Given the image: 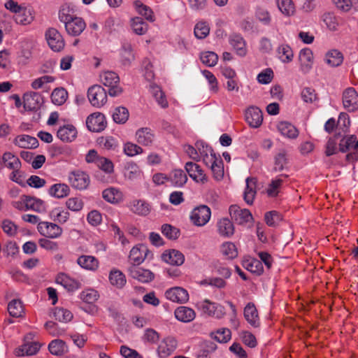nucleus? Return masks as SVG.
I'll return each instance as SVG.
<instances>
[{
	"label": "nucleus",
	"instance_id": "55",
	"mask_svg": "<svg viewBox=\"0 0 358 358\" xmlns=\"http://www.w3.org/2000/svg\"><path fill=\"white\" fill-rule=\"evenodd\" d=\"M131 210L141 215H146L150 213V206L142 200L134 201L131 206Z\"/></svg>",
	"mask_w": 358,
	"mask_h": 358
},
{
	"label": "nucleus",
	"instance_id": "25",
	"mask_svg": "<svg viewBox=\"0 0 358 358\" xmlns=\"http://www.w3.org/2000/svg\"><path fill=\"white\" fill-rule=\"evenodd\" d=\"M244 317L246 321L253 327H259L260 322L259 317L258 315L257 310L252 303H248L245 308L243 312Z\"/></svg>",
	"mask_w": 358,
	"mask_h": 358
},
{
	"label": "nucleus",
	"instance_id": "26",
	"mask_svg": "<svg viewBox=\"0 0 358 358\" xmlns=\"http://www.w3.org/2000/svg\"><path fill=\"white\" fill-rule=\"evenodd\" d=\"M136 141L139 144L144 146H150L155 139L153 131L148 127L141 128L136 132Z\"/></svg>",
	"mask_w": 358,
	"mask_h": 358
},
{
	"label": "nucleus",
	"instance_id": "39",
	"mask_svg": "<svg viewBox=\"0 0 358 358\" xmlns=\"http://www.w3.org/2000/svg\"><path fill=\"white\" fill-rule=\"evenodd\" d=\"M220 253L227 259H234L238 257V252L236 245L232 242H224L220 245Z\"/></svg>",
	"mask_w": 358,
	"mask_h": 358
},
{
	"label": "nucleus",
	"instance_id": "34",
	"mask_svg": "<svg viewBox=\"0 0 358 358\" xmlns=\"http://www.w3.org/2000/svg\"><path fill=\"white\" fill-rule=\"evenodd\" d=\"M219 234L223 237H230L234 233V227L231 220L228 218H222L217 223Z\"/></svg>",
	"mask_w": 358,
	"mask_h": 358
},
{
	"label": "nucleus",
	"instance_id": "58",
	"mask_svg": "<svg viewBox=\"0 0 358 358\" xmlns=\"http://www.w3.org/2000/svg\"><path fill=\"white\" fill-rule=\"evenodd\" d=\"M279 10L285 15L290 16L295 12L294 5L292 0H277Z\"/></svg>",
	"mask_w": 358,
	"mask_h": 358
},
{
	"label": "nucleus",
	"instance_id": "57",
	"mask_svg": "<svg viewBox=\"0 0 358 358\" xmlns=\"http://www.w3.org/2000/svg\"><path fill=\"white\" fill-rule=\"evenodd\" d=\"M210 32V27L208 24L205 21H200L197 22L194 27V36L199 39L205 38Z\"/></svg>",
	"mask_w": 358,
	"mask_h": 358
},
{
	"label": "nucleus",
	"instance_id": "63",
	"mask_svg": "<svg viewBox=\"0 0 358 358\" xmlns=\"http://www.w3.org/2000/svg\"><path fill=\"white\" fill-rule=\"evenodd\" d=\"M302 100L308 103H313L317 99L315 90L312 87H304L301 92Z\"/></svg>",
	"mask_w": 358,
	"mask_h": 358
},
{
	"label": "nucleus",
	"instance_id": "41",
	"mask_svg": "<svg viewBox=\"0 0 358 358\" xmlns=\"http://www.w3.org/2000/svg\"><path fill=\"white\" fill-rule=\"evenodd\" d=\"M4 166L10 170H20L21 162L19 158L10 152H5L2 156Z\"/></svg>",
	"mask_w": 358,
	"mask_h": 358
},
{
	"label": "nucleus",
	"instance_id": "24",
	"mask_svg": "<svg viewBox=\"0 0 358 358\" xmlns=\"http://www.w3.org/2000/svg\"><path fill=\"white\" fill-rule=\"evenodd\" d=\"M56 282L63 286L69 292H73L80 287V282L71 278L64 273H59L56 277Z\"/></svg>",
	"mask_w": 358,
	"mask_h": 358
},
{
	"label": "nucleus",
	"instance_id": "62",
	"mask_svg": "<svg viewBox=\"0 0 358 358\" xmlns=\"http://www.w3.org/2000/svg\"><path fill=\"white\" fill-rule=\"evenodd\" d=\"M123 152L129 157H134L143 153V150L141 147L135 143L127 142L124 144Z\"/></svg>",
	"mask_w": 358,
	"mask_h": 358
},
{
	"label": "nucleus",
	"instance_id": "12",
	"mask_svg": "<svg viewBox=\"0 0 358 358\" xmlns=\"http://www.w3.org/2000/svg\"><path fill=\"white\" fill-rule=\"evenodd\" d=\"M48 45L55 52L61 51L64 47V41L60 33L55 28H50L45 32Z\"/></svg>",
	"mask_w": 358,
	"mask_h": 358
},
{
	"label": "nucleus",
	"instance_id": "40",
	"mask_svg": "<svg viewBox=\"0 0 358 358\" xmlns=\"http://www.w3.org/2000/svg\"><path fill=\"white\" fill-rule=\"evenodd\" d=\"M278 129L280 134L289 138L295 139L299 136L298 129L287 122H281L278 125Z\"/></svg>",
	"mask_w": 358,
	"mask_h": 358
},
{
	"label": "nucleus",
	"instance_id": "60",
	"mask_svg": "<svg viewBox=\"0 0 358 358\" xmlns=\"http://www.w3.org/2000/svg\"><path fill=\"white\" fill-rule=\"evenodd\" d=\"M211 336L219 343H227L231 339V333L227 328H222L211 333Z\"/></svg>",
	"mask_w": 358,
	"mask_h": 358
},
{
	"label": "nucleus",
	"instance_id": "15",
	"mask_svg": "<svg viewBox=\"0 0 358 358\" xmlns=\"http://www.w3.org/2000/svg\"><path fill=\"white\" fill-rule=\"evenodd\" d=\"M39 233L48 238H56L62 234V229L57 224L48 222H41L38 224Z\"/></svg>",
	"mask_w": 358,
	"mask_h": 358
},
{
	"label": "nucleus",
	"instance_id": "38",
	"mask_svg": "<svg viewBox=\"0 0 358 358\" xmlns=\"http://www.w3.org/2000/svg\"><path fill=\"white\" fill-rule=\"evenodd\" d=\"M187 180L186 173L181 169H175L169 175V181H170L174 187H182Z\"/></svg>",
	"mask_w": 358,
	"mask_h": 358
},
{
	"label": "nucleus",
	"instance_id": "30",
	"mask_svg": "<svg viewBox=\"0 0 358 358\" xmlns=\"http://www.w3.org/2000/svg\"><path fill=\"white\" fill-rule=\"evenodd\" d=\"M343 55L338 50L332 49L329 50L324 56V61L331 67H337L343 62Z\"/></svg>",
	"mask_w": 358,
	"mask_h": 358
},
{
	"label": "nucleus",
	"instance_id": "42",
	"mask_svg": "<svg viewBox=\"0 0 358 358\" xmlns=\"http://www.w3.org/2000/svg\"><path fill=\"white\" fill-rule=\"evenodd\" d=\"M278 59L285 64L290 63L294 58V53L291 47L287 44H282L277 48Z\"/></svg>",
	"mask_w": 358,
	"mask_h": 358
},
{
	"label": "nucleus",
	"instance_id": "6",
	"mask_svg": "<svg viewBox=\"0 0 358 358\" xmlns=\"http://www.w3.org/2000/svg\"><path fill=\"white\" fill-rule=\"evenodd\" d=\"M87 97L92 106L101 108L108 100L106 91L99 85L91 86L87 90Z\"/></svg>",
	"mask_w": 358,
	"mask_h": 358
},
{
	"label": "nucleus",
	"instance_id": "46",
	"mask_svg": "<svg viewBox=\"0 0 358 358\" xmlns=\"http://www.w3.org/2000/svg\"><path fill=\"white\" fill-rule=\"evenodd\" d=\"M356 136L350 135L343 137L339 143V150L341 152L355 151Z\"/></svg>",
	"mask_w": 358,
	"mask_h": 358
},
{
	"label": "nucleus",
	"instance_id": "45",
	"mask_svg": "<svg viewBox=\"0 0 358 358\" xmlns=\"http://www.w3.org/2000/svg\"><path fill=\"white\" fill-rule=\"evenodd\" d=\"M70 193L69 187L64 183H57L52 185L49 189V194L56 198H64Z\"/></svg>",
	"mask_w": 358,
	"mask_h": 358
},
{
	"label": "nucleus",
	"instance_id": "13",
	"mask_svg": "<svg viewBox=\"0 0 358 358\" xmlns=\"http://www.w3.org/2000/svg\"><path fill=\"white\" fill-rule=\"evenodd\" d=\"M127 271L132 278L143 283L152 281L155 277L154 273L150 270L144 269L136 265H130Z\"/></svg>",
	"mask_w": 358,
	"mask_h": 358
},
{
	"label": "nucleus",
	"instance_id": "1",
	"mask_svg": "<svg viewBox=\"0 0 358 358\" xmlns=\"http://www.w3.org/2000/svg\"><path fill=\"white\" fill-rule=\"evenodd\" d=\"M68 12V10L62 8L59 13V20L65 24V29L69 35L78 36L85 29L86 24L82 18L73 17Z\"/></svg>",
	"mask_w": 358,
	"mask_h": 358
},
{
	"label": "nucleus",
	"instance_id": "29",
	"mask_svg": "<svg viewBox=\"0 0 358 358\" xmlns=\"http://www.w3.org/2000/svg\"><path fill=\"white\" fill-rule=\"evenodd\" d=\"M229 42L239 56L243 57L247 54L245 41L241 35L231 34L229 36Z\"/></svg>",
	"mask_w": 358,
	"mask_h": 358
},
{
	"label": "nucleus",
	"instance_id": "11",
	"mask_svg": "<svg viewBox=\"0 0 358 358\" xmlns=\"http://www.w3.org/2000/svg\"><path fill=\"white\" fill-rule=\"evenodd\" d=\"M229 214L231 220L238 224H244L252 220V215L249 210L241 208L237 205L229 207Z\"/></svg>",
	"mask_w": 358,
	"mask_h": 358
},
{
	"label": "nucleus",
	"instance_id": "54",
	"mask_svg": "<svg viewBox=\"0 0 358 358\" xmlns=\"http://www.w3.org/2000/svg\"><path fill=\"white\" fill-rule=\"evenodd\" d=\"M129 110L125 107L119 106L113 113V119L117 124L125 123L129 118Z\"/></svg>",
	"mask_w": 358,
	"mask_h": 358
},
{
	"label": "nucleus",
	"instance_id": "23",
	"mask_svg": "<svg viewBox=\"0 0 358 358\" xmlns=\"http://www.w3.org/2000/svg\"><path fill=\"white\" fill-rule=\"evenodd\" d=\"M162 260L171 265L180 266L184 263V255L176 250H166L162 255Z\"/></svg>",
	"mask_w": 358,
	"mask_h": 358
},
{
	"label": "nucleus",
	"instance_id": "21",
	"mask_svg": "<svg viewBox=\"0 0 358 358\" xmlns=\"http://www.w3.org/2000/svg\"><path fill=\"white\" fill-rule=\"evenodd\" d=\"M78 131L76 128L72 124H66L60 127L57 132V136L62 141L71 143L77 137Z\"/></svg>",
	"mask_w": 358,
	"mask_h": 358
},
{
	"label": "nucleus",
	"instance_id": "52",
	"mask_svg": "<svg viewBox=\"0 0 358 358\" xmlns=\"http://www.w3.org/2000/svg\"><path fill=\"white\" fill-rule=\"evenodd\" d=\"M151 93L158 104L163 108L168 107L169 103L166 96L161 88L157 85L151 86Z\"/></svg>",
	"mask_w": 358,
	"mask_h": 358
},
{
	"label": "nucleus",
	"instance_id": "43",
	"mask_svg": "<svg viewBox=\"0 0 358 358\" xmlns=\"http://www.w3.org/2000/svg\"><path fill=\"white\" fill-rule=\"evenodd\" d=\"M242 265L245 269L257 275H261L264 271L262 262L257 259H244Z\"/></svg>",
	"mask_w": 358,
	"mask_h": 358
},
{
	"label": "nucleus",
	"instance_id": "14",
	"mask_svg": "<svg viewBox=\"0 0 358 358\" xmlns=\"http://www.w3.org/2000/svg\"><path fill=\"white\" fill-rule=\"evenodd\" d=\"M343 104L349 112H354L358 108V94L353 87H348L343 93Z\"/></svg>",
	"mask_w": 358,
	"mask_h": 358
},
{
	"label": "nucleus",
	"instance_id": "20",
	"mask_svg": "<svg viewBox=\"0 0 358 358\" xmlns=\"http://www.w3.org/2000/svg\"><path fill=\"white\" fill-rule=\"evenodd\" d=\"M43 98L41 95L35 92L25 93L23 96L24 108L27 110H36L40 108Z\"/></svg>",
	"mask_w": 358,
	"mask_h": 358
},
{
	"label": "nucleus",
	"instance_id": "56",
	"mask_svg": "<svg viewBox=\"0 0 358 358\" xmlns=\"http://www.w3.org/2000/svg\"><path fill=\"white\" fill-rule=\"evenodd\" d=\"M131 27L136 34L143 35L147 32L148 25L141 17H136L131 20Z\"/></svg>",
	"mask_w": 358,
	"mask_h": 358
},
{
	"label": "nucleus",
	"instance_id": "17",
	"mask_svg": "<svg viewBox=\"0 0 358 358\" xmlns=\"http://www.w3.org/2000/svg\"><path fill=\"white\" fill-rule=\"evenodd\" d=\"M300 69L304 73H308L313 68L314 57L313 51L309 48H305L300 50L299 55Z\"/></svg>",
	"mask_w": 358,
	"mask_h": 358
},
{
	"label": "nucleus",
	"instance_id": "51",
	"mask_svg": "<svg viewBox=\"0 0 358 358\" xmlns=\"http://www.w3.org/2000/svg\"><path fill=\"white\" fill-rule=\"evenodd\" d=\"M142 175V171H141L139 166L134 163H128L124 169V176L132 180L140 178Z\"/></svg>",
	"mask_w": 358,
	"mask_h": 358
},
{
	"label": "nucleus",
	"instance_id": "8",
	"mask_svg": "<svg viewBox=\"0 0 358 358\" xmlns=\"http://www.w3.org/2000/svg\"><path fill=\"white\" fill-rule=\"evenodd\" d=\"M210 216V208L206 205H201L193 209L190 215V220L195 226L203 227L208 222Z\"/></svg>",
	"mask_w": 358,
	"mask_h": 358
},
{
	"label": "nucleus",
	"instance_id": "32",
	"mask_svg": "<svg viewBox=\"0 0 358 358\" xmlns=\"http://www.w3.org/2000/svg\"><path fill=\"white\" fill-rule=\"evenodd\" d=\"M41 345L39 343L35 342H24L20 348L16 349L15 355L17 356H31L38 352L40 350Z\"/></svg>",
	"mask_w": 358,
	"mask_h": 358
},
{
	"label": "nucleus",
	"instance_id": "64",
	"mask_svg": "<svg viewBox=\"0 0 358 358\" xmlns=\"http://www.w3.org/2000/svg\"><path fill=\"white\" fill-rule=\"evenodd\" d=\"M255 16L259 21L265 25H268L271 23V17L270 13L265 8L257 7L255 11Z\"/></svg>",
	"mask_w": 358,
	"mask_h": 358
},
{
	"label": "nucleus",
	"instance_id": "19",
	"mask_svg": "<svg viewBox=\"0 0 358 358\" xmlns=\"http://www.w3.org/2000/svg\"><path fill=\"white\" fill-rule=\"evenodd\" d=\"M245 120L250 127L258 128L263 122V114L262 110L255 106L249 107L245 111Z\"/></svg>",
	"mask_w": 358,
	"mask_h": 358
},
{
	"label": "nucleus",
	"instance_id": "22",
	"mask_svg": "<svg viewBox=\"0 0 358 358\" xmlns=\"http://www.w3.org/2000/svg\"><path fill=\"white\" fill-rule=\"evenodd\" d=\"M185 170L188 173L190 178L196 182L204 183L207 181V178L204 171L198 164L189 162L185 164Z\"/></svg>",
	"mask_w": 358,
	"mask_h": 358
},
{
	"label": "nucleus",
	"instance_id": "33",
	"mask_svg": "<svg viewBox=\"0 0 358 358\" xmlns=\"http://www.w3.org/2000/svg\"><path fill=\"white\" fill-rule=\"evenodd\" d=\"M174 315L178 320L182 322H189L196 317L194 310L187 306H180L177 308L175 310Z\"/></svg>",
	"mask_w": 358,
	"mask_h": 358
},
{
	"label": "nucleus",
	"instance_id": "44",
	"mask_svg": "<svg viewBox=\"0 0 358 358\" xmlns=\"http://www.w3.org/2000/svg\"><path fill=\"white\" fill-rule=\"evenodd\" d=\"M109 281L110 284L117 288H122L126 282V277L124 274L120 270H112L109 274Z\"/></svg>",
	"mask_w": 358,
	"mask_h": 358
},
{
	"label": "nucleus",
	"instance_id": "7",
	"mask_svg": "<svg viewBox=\"0 0 358 358\" xmlns=\"http://www.w3.org/2000/svg\"><path fill=\"white\" fill-rule=\"evenodd\" d=\"M196 306L203 314L210 317L220 319L225 315V309L223 306L211 302L208 299L198 302Z\"/></svg>",
	"mask_w": 358,
	"mask_h": 358
},
{
	"label": "nucleus",
	"instance_id": "36",
	"mask_svg": "<svg viewBox=\"0 0 358 358\" xmlns=\"http://www.w3.org/2000/svg\"><path fill=\"white\" fill-rule=\"evenodd\" d=\"M257 179L255 178H248L246 179V187L244 192L245 201L251 205L253 203L256 195Z\"/></svg>",
	"mask_w": 358,
	"mask_h": 358
},
{
	"label": "nucleus",
	"instance_id": "37",
	"mask_svg": "<svg viewBox=\"0 0 358 358\" xmlns=\"http://www.w3.org/2000/svg\"><path fill=\"white\" fill-rule=\"evenodd\" d=\"M103 198L111 203H118L123 200V194L115 187H109L102 192Z\"/></svg>",
	"mask_w": 358,
	"mask_h": 358
},
{
	"label": "nucleus",
	"instance_id": "61",
	"mask_svg": "<svg viewBox=\"0 0 358 358\" xmlns=\"http://www.w3.org/2000/svg\"><path fill=\"white\" fill-rule=\"evenodd\" d=\"M99 294L93 289H87L80 293V299L85 303H93L98 300Z\"/></svg>",
	"mask_w": 358,
	"mask_h": 358
},
{
	"label": "nucleus",
	"instance_id": "16",
	"mask_svg": "<svg viewBox=\"0 0 358 358\" xmlns=\"http://www.w3.org/2000/svg\"><path fill=\"white\" fill-rule=\"evenodd\" d=\"M178 342L173 336L162 339L157 348V353L161 358H166L176 349Z\"/></svg>",
	"mask_w": 358,
	"mask_h": 358
},
{
	"label": "nucleus",
	"instance_id": "53",
	"mask_svg": "<svg viewBox=\"0 0 358 358\" xmlns=\"http://www.w3.org/2000/svg\"><path fill=\"white\" fill-rule=\"evenodd\" d=\"M134 6L138 11V13L143 15L147 20L150 22L155 21V16L153 15L152 10L146 5H144L140 1H135Z\"/></svg>",
	"mask_w": 358,
	"mask_h": 358
},
{
	"label": "nucleus",
	"instance_id": "2",
	"mask_svg": "<svg viewBox=\"0 0 358 358\" xmlns=\"http://www.w3.org/2000/svg\"><path fill=\"white\" fill-rule=\"evenodd\" d=\"M206 166H208L216 180H220L224 176V164L220 155H216L214 150L209 154H205L201 158Z\"/></svg>",
	"mask_w": 358,
	"mask_h": 358
},
{
	"label": "nucleus",
	"instance_id": "5",
	"mask_svg": "<svg viewBox=\"0 0 358 358\" xmlns=\"http://www.w3.org/2000/svg\"><path fill=\"white\" fill-rule=\"evenodd\" d=\"M153 254L145 244H137L130 250L129 261L131 265L139 266L146 259H152Z\"/></svg>",
	"mask_w": 358,
	"mask_h": 358
},
{
	"label": "nucleus",
	"instance_id": "9",
	"mask_svg": "<svg viewBox=\"0 0 358 358\" xmlns=\"http://www.w3.org/2000/svg\"><path fill=\"white\" fill-rule=\"evenodd\" d=\"M68 180L72 187L79 190L87 189L90 183V176L80 170L70 172Z\"/></svg>",
	"mask_w": 358,
	"mask_h": 358
},
{
	"label": "nucleus",
	"instance_id": "31",
	"mask_svg": "<svg viewBox=\"0 0 358 358\" xmlns=\"http://www.w3.org/2000/svg\"><path fill=\"white\" fill-rule=\"evenodd\" d=\"M13 18L18 24L27 25L33 22L34 16L31 8L22 7L16 15H14Z\"/></svg>",
	"mask_w": 358,
	"mask_h": 358
},
{
	"label": "nucleus",
	"instance_id": "50",
	"mask_svg": "<svg viewBox=\"0 0 358 358\" xmlns=\"http://www.w3.org/2000/svg\"><path fill=\"white\" fill-rule=\"evenodd\" d=\"M8 311L12 317H21L24 313V307L21 301L18 299L12 300L8 305Z\"/></svg>",
	"mask_w": 358,
	"mask_h": 358
},
{
	"label": "nucleus",
	"instance_id": "10",
	"mask_svg": "<svg viewBox=\"0 0 358 358\" xmlns=\"http://www.w3.org/2000/svg\"><path fill=\"white\" fill-rule=\"evenodd\" d=\"M107 124L103 114L99 112L90 115L86 120L87 129L93 132H100L104 130Z\"/></svg>",
	"mask_w": 358,
	"mask_h": 358
},
{
	"label": "nucleus",
	"instance_id": "49",
	"mask_svg": "<svg viewBox=\"0 0 358 358\" xmlns=\"http://www.w3.org/2000/svg\"><path fill=\"white\" fill-rule=\"evenodd\" d=\"M68 98V92L64 88H56L51 94V100L52 103L57 106H61L65 103Z\"/></svg>",
	"mask_w": 358,
	"mask_h": 358
},
{
	"label": "nucleus",
	"instance_id": "48",
	"mask_svg": "<svg viewBox=\"0 0 358 358\" xmlns=\"http://www.w3.org/2000/svg\"><path fill=\"white\" fill-rule=\"evenodd\" d=\"M50 352L54 355H62L67 350L66 343L59 339L52 341L48 345Z\"/></svg>",
	"mask_w": 358,
	"mask_h": 358
},
{
	"label": "nucleus",
	"instance_id": "47",
	"mask_svg": "<svg viewBox=\"0 0 358 358\" xmlns=\"http://www.w3.org/2000/svg\"><path fill=\"white\" fill-rule=\"evenodd\" d=\"M287 163V153L285 150H282L275 156L273 171L275 172L282 171L286 169Z\"/></svg>",
	"mask_w": 358,
	"mask_h": 358
},
{
	"label": "nucleus",
	"instance_id": "27",
	"mask_svg": "<svg viewBox=\"0 0 358 358\" xmlns=\"http://www.w3.org/2000/svg\"><path fill=\"white\" fill-rule=\"evenodd\" d=\"M13 143L15 145L26 149H34L38 146L36 138L25 134L16 136Z\"/></svg>",
	"mask_w": 358,
	"mask_h": 358
},
{
	"label": "nucleus",
	"instance_id": "4",
	"mask_svg": "<svg viewBox=\"0 0 358 358\" xmlns=\"http://www.w3.org/2000/svg\"><path fill=\"white\" fill-rule=\"evenodd\" d=\"M101 83L108 87V94L111 96H117L122 94V89L120 86L118 75L110 71H103L100 74Z\"/></svg>",
	"mask_w": 358,
	"mask_h": 358
},
{
	"label": "nucleus",
	"instance_id": "3",
	"mask_svg": "<svg viewBox=\"0 0 358 358\" xmlns=\"http://www.w3.org/2000/svg\"><path fill=\"white\" fill-rule=\"evenodd\" d=\"M13 206L20 210H32L38 213L45 211L43 201L27 195H22L19 201L13 203Z\"/></svg>",
	"mask_w": 358,
	"mask_h": 358
},
{
	"label": "nucleus",
	"instance_id": "28",
	"mask_svg": "<svg viewBox=\"0 0 358 358\" xmlns=\"http://www.w3.org/2000/svg\"><path fill=\"white\" fill-rule=\"evenodd\" d=\"M77 264L83 268L95 271L99 266V260L92 255H81L77 259Z\"/></svg>",
	"mask_w": 358,
	"mask_h": 358
},
{
	"label": "nucleus",
	"instance_id": "35",
	"mask_svg": "<svg viewBox=\"0 0 358 358\" xmlns=\"http://www.w3.org/2000/svg\"><path fill=\"white\" fill-rule=\"evenodd\" d=\"M287 177V175L282 174L271 180L266 189V193L268 196L275 197L278 195L284 182V178H286Z\"/></svg>",
	"mask_w": 358,
	"mask_h": 358
},
{
	"label": "nucleus",
	"instance_id": "18",
	"mask_svg": "<svg viewBox=\"0 0 358 358\" xmlns=\"http://www.w3.org/2000/svg\"><path fill=\"white\" fill-rule=\"evenodd\" d=\"M165 296L167 299L178 303H185L189 299L187 291L180 287L169 289L165 292Z\"/></svg>",
	"mask_w": 358,
	"mask_h": 358
},
{
	"label": "nucleus",
	"instance_id": "59",
	"mask_svg": "<svg viewBox=\"0 0 358 358\" xmlns=\"http://www.w3.org/2000/svg\"><path fill=\"white\" fill-rule=\"evenodd\" d=\"M201 62L208 66H214L218 61V56L216 53L211 51L202 52L200 55Z\"/></svg>",
	"mask_w": 358,
	"mask_h": 358
}]
</instances>
